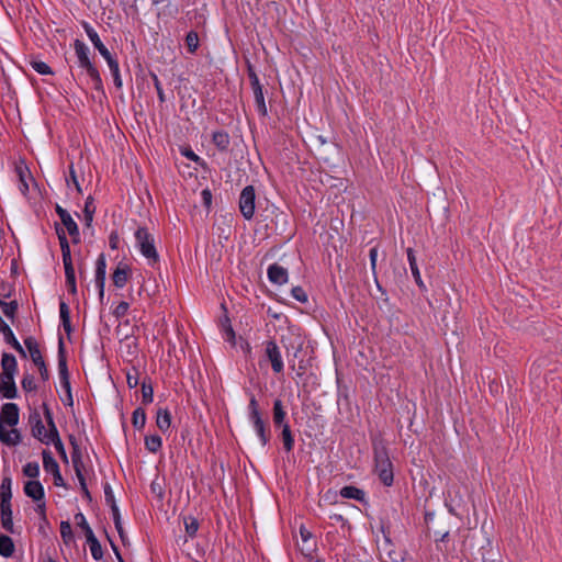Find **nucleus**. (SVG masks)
<instances>
[{
  "mask_svg": "<svg viewBox=\"0 0 562 562\" xmlns=\"http://www.w3.org/2000/svg\"><path fill=\"white\" fill-rule=\"evenodd\" d=\"M288 270L278 263H272L268 268V279L270 282L282 285L288 282Z\"/></svg>",
  "mask_w": 562,
  "mask_h": 562,
  "instance_id": "f8f14e48",
  "label": "nucleus"
},
{
  "mask_svg": "<svg viewBox=\"0 0 562 562\" xmlns=\"http://www.w3.org/2000/svg\"><path fill=\"white\" fill-rule=\"evenodd\" d=\"M66 285L68 288V291L71 293V294H76L77 293V285H76V276L75 277H69L66 279Z\"/></svg>",
  "mask_w": 562,
  "mask_h": 562,
  "instance_id": "774afa93",
  "label": "nucleus"
},
{
  "mask_svg": "<svg viewBox=\"0 0 562 562\" xmlns=\"http://www.w3.org/2000/svg\"><path fill=\"white\" fill-rule=\"evenodd\" d=\"M2 375L9 379V375L14 376L18 363L13 355L4 352L1 358Z\"/></svg>",
  "mask_w": 562,
  "mask_h": 562,
  "instance_id": "412c9836",
  "label": "nucleus"
},
{
  "mask_svg": "<svg viewBox=\"0 0 562 562\" xmlns=\"http://www.w3.org/2000/svg\"><path fill=\"white\" fill-rule=\"evenodd\" d=\"M130 274H131L130 266L126 263H123V262H119L116 269L114 270V272L112 274L113 284L116 288H123L126 284Z\"/></svg>",
  "mask_w": 562,
  "mask_h": 562,
  "instance_id": "4468645a",
  "label": "nucleus"
},
{
  "mask_svg": "<svg viewBox=\"0 0 562 562\" xmlns=\"http://www.w3.org/2000/svg\"><path fill=\"white\" fill-rule=\"evenodd\" d=\"M255 188L247 186L243 189L239 196V211L246 220H251L255 214Z\"/></svg>",
  "mask_w": 562,
  "mask_h": 562,
  "instance_id": "20e7f679",
  "label": "nucleus"
},
{
  "mask_svg": "<svg viewBox=\"0 0 562 562\" xmlns=\"http://www.w3.org/2000/svg\"><path fill=\"white\" fill-rule=\"evenodd\" d=\"M340 496L344 498L356 499L360 503L366 502V493L362 490L352 485L344 486L340 490Z\"/></svg>",
  "mask_w": 562,
  "mask_h": 562,
  "instance_id": "b1692460",
  "label": "nucleus"
},
{
  "mask_svg": "<svg viewBox=\"0 0 562 562\" xmlns=\"http://www.w3.org/2000/svg\"><path fill=\"white\" fill-rule=\"evenodd\" d=\"M24 345H25L26 349L30 352L32 361L34 362V364L37 368L40 366H42L43 363H45L44 359L42 357L38 344L36 342V340L33 337L25 338L24 339Z\"/></svg>",
  "mask_w": 562,
  "mask_h": 562,
  "instance_id": "aec40b11",
  "label": "nucleus"
},
{
  "mask_svg": "<svg viewBox=\"0 0 562 562\" xmlns=\"http://www.w3.org/2000/svg\"><path fill=\"white\" fill-rule=\"evenodd\" d=\"M291 294L292 296L301 302V303H305L307 302V294L306 292L303 290V288L301 286H294L292 290H291Z\"/></svg>",
  "mask_w": 562,
  "mask_h": 562,
  "instance_id": "4d7b16f0",
  "label": "nucleus"
},
{
  "mask_svg": "<svg viewBox=\"0 0 562 562\" xmlns=\"http://www.w3.org/2000/svg\"><path fill=\"white\" fill-rule=\"evenodd\" d=\"M82 26L87 36L93 44L94 48L100 53V55L105 59V61L113 58L110 50L104 46V44L100 40L98 32L88 22H83Z\"/></svg>",
  "mask_w": 562,
  "mask_h": 562,
  "instance_id": "6e6552de",
  "label": "nucleus"
},
{
  "mask_svg": "<svg viewBox=\"0 0 562 562\" xmlns=\"http://www.w3.org/2000/svg\"><path fill=\"white\" fill-rule=\"evenodd\" d=\"M60 536L65 544H69L74 540V532L69 521L60 522Z\"/></svg>",
  "mask_w": 562,
  "mask_h": 562,
  "instance_id": "c03bdc74",
  "label": "nucleus"
},
{
  "mask_svg": "<svg viewBox=\"0 0 562 562\" xmlns=\"http://www.w3.org/2000/svg\"><path fill=\"white\" fill-rule=\"evenodd\" d=\"M154 400V390L151 384H147L145 381L142 383V402L147 405Z\"/></svg>",
  "mask_w": 562,
  "mask_h": 562,
  "instance_id": "8fccbe9b",
  "label": "nucleus"
},
{
  "mask_svg": "<svg viewBox=\"0 0 562 562\" xmlns=\"http://www.w3.org/2000/svg\"><path fill=\"white\" fill-rule=\"evenodd\" d=\"M132 424L136 429L144 428L146 424V413L143 408L138 407L133 412Z\"/></svg>",
  "mask_w": 562,
  "mask_h": 562,
  "instance_id": "ea45409f",
  "label": "nucleus"
},
{
  "mask_svg": "<svg viewBox=\"0 0 562 562\" xmlns=\"http://www.w3.org/2000/svg\"><path fill=\"white\" fill-rule=\"evenodd\" d=\"M50 442L55 446L57 452L64 462H68L67 453L64 447V443L59 437V434L49 437Z\"/></svg>",
  "mask_w": 562,
  "mask_h": 562,
  "instance_id": "49530a36",
  "label": "nucleus"
},
{
  "mask_svg": "<svg viewBox=\"0 0 562 562\" xmlns=\"http://www.w3.org/2000/svg\"><path fill=\"white\" fill-rule=\"evenodd\" d=\"M265 353L271 363L272 371L274 373H281L283 371L284 364L281 358L280 348L274 340H269L266 342Z\"/></svg>",
  "mask_w": 562,
  "mask_h": 562,
  "instance_id": "0eeeda50",
  "label": "nucleus"
},
{
  "mask_svg": "<svg viewBox=\"0 0 562 562\" xmlns=\"http://www.w3.org/2000/svg\"><path fill=\"white\" fill-rule=\"evenodd\" d=\"M86 72L90 77L93 88L98 91H102L103 82H102L101 75H100L99 70L97 69V67L94 66V67L86 70Z\"/></svg>",
  "mask_w": 562,
  "mask_h": 562,
  "instance_id": "79ce46f5",
  "label": "nucleus"
},
{
  "mask_svg": "<svg viewBox=\"0 0 562 562\" xmlns=\"http://www.w3.org/2000/svg\"><path fill=\"white\" fill-rule=\"evenodd\" d=\"M106 64L112 74L114 86L116 88L121 89L123 86V82H122V78H121V74H120V66H119L117 60L113 57V58L106 60Z\"/></svg>",
  "mask_w": 562,
  "mask_h": 562,
  "instance_id": "72a5a7b5",
  "label": "nucleus"
},
{
  "mask_svg": "<svg viewBox=\"0 0 562 562\" xmlns=\"http://www.w3.org/2000/svg\"><path fill=\"white\" fill-rule=\"evenodd\" d=\"M58 371L60 380H66L69 378L68 367H67V358L65 351V345L63 338H59L58 341Z\"/></svg>",
  "mask_w": 562,
  "mask_h": 562,
  "instance_id": "5701e85b",
  "label": "nucleus"
},
{
  "mask_svg": "<svg viewBox=\"0 0 562 562\" xmlns=\"http://www.w3.org/2000/svg\"><path fill=\"white\" fill-rule=\"evenodd\" d=\"M106 273V261L103 254H101L95 262V284L99 289L100 297L104 295V283Z\"/></svg>",
  "mask_w": 562,
  "mask_h": 562,
  "instance_id": "9b49d317",
  "label": "nucleus"
},
{
  "mask_svg": "<svg viewBox=\"0 0 562 562\" xmlns=\"http://www.w3.org/2000/svg\"><path fill=\"white\" fill-rule=\"evenodd\" d=\"M74 47L76 56L78 58V65L80 68L88 70L94 67L89 57L90 49L82 41L76 40L74 43Z\"/></svg>",
  "mask_w": 562,
  "mask_h": 562,
  "instance_id": "9d476101",
  "label": "nucleus"
},
{
  "mask_svg": "<svg viewBox=\"0 0 562 562\" xmlns=\"http://www.w3.org/2000/svg\"><path fill=\"white\" fill-rule=\"evenodd\" d=\"M87 543L89 544L93 559L100 561L103 558V550L97 537L91 535L89 538H87Z\"/></svg>",
  "mask_w": 562,
  "mask_h": 562,
  "instance_id": "473e14b6",
  "label": "nucleus"
},
{
  "mask_svg": "<svg viewBox=\"0 0 562 562\" xmlns=\"http://www.w3.org/2000/svg\"><path fill=\"white\" fill-rule=\"evenodd\" d=\"M19 407L14 403H7L2 406V414L0 420L2 424L14 427L19 423Z\"/></svg>",
  "mask_w": 562,
  "mask_h": 562,
  "instance_id": "ddd939ff",
  "label": "nucleus"
},
{
  "mask_svg": "<svg viewBox=\"0 0 562 562\" xmlns=\"http://www.w3.org/2000/svg\"><path fill=\"white\" fill-rule=\"evenodd\" d=\"M406 252H407V260L409 263V268H411L412 274L415 279V282L417 283V285L420 289H423V288H425V284L422 280L420 272H419V269H418V266L416 262V257H415L413 248H407Z\"/></svg>",
  "mask_w": 562,
  "mask_h": 562,
  "instance_id": "393cba45",
  "label": "nucleus"
},
{
  "mask_svg": "<svg viewBox=\"0 0 562 562\" xmlns=\"http://www.w3.org/2000/svg\"><path fill=\"white\" fill-rule=\"evenodd\" d=\"M180 153L181 155H183L186 158H188L189 160H192L194 162H196L198 165H200L203 169L206 168V164L205 161L200 158L192 149L191 147L189 146H184V147H181L180 148Z\"/></svg>",
  "mask_w": 562,
  "mask_h": 562,
  "instance_id": "37998d69",
  "label": "nucleus"
},
{
  "mask_svg": "<svg viewBox=\"0 0 562 562\" xmlns=\"http://www.w3.org/2000/svg\"><path fill=\"white\" fill-rule=\"evenodd\" d=\"M250 420L254 424V428L261 441V445L266 446L269 442L270 437L267 434L266 424H265L263 419L261 417L256 416V418H250Z\"/></svg>",
  "mask_w": 562,
  "mask_h": 562,
  "instance_id": "c85d7f7f",
  "label": "nucleus"
},
{
  "mask_svg": "<svg viewBox=\"0 0 562 562\" xmlns=\"http://www.w3.org/2000/svg\"><path fill=\"white\" fill-rule=\"evenodd\" d=\"M249 409H250V414H249L250 418H256V416L261 417L259 409H258V403H257V400L255 398V396H251V398L249 401Z\"/></svg>",
  "mask_w": 562,
  "mask_h": 562,
  "instance_id": "052dcab7",
  "label": "nucleus"
},
{
  "mask_svg": "<svg viewBox=\"0 0 562 562\" xmlns=\"http://www.w3.org/2000/svg\"><path fill=\"white\" fill-rule=\"evenodd\" d=\"M128 311V303L127 302H121L114 310V315L119 317H123Z\"/></svg>",
  "mask_w": 562,
  "mask_h": 562,
  "instance_id": "69168bd1",
  "label": "nucleus"
},
{
  "mask_svg": "<svg viewBox=\"0 0 562 562\" xmlns=\"http://www.w3.org/2000/svg\"><path fill=\"white\" fill-rule=\"evenodd\" d=\"M43 457V467L46 472H49L54 476V484L56 486H66L64 477L61 476L59 465L57 461L53 458L52 452L49 450L42 451Z\"/></svg>",
  "mask_w": 562,
  "mask_h": 562,
  "instance_id": "423d86ee",
  "label": "nucleus"
},
{
  "mask_svg": "<svg viewBox=\"0 0 562 562\" xmlns=\"http://www.w3.org/2000/svg\"><path fill=\"white\" fill-rule=\"evenodd\" d=\"M3 336L7 344L12 346L23 358H26L25 350L23 349L19 340L15 338L9 325H4Z\"/></svg>",
  "mask_w": 562,
  "mask_h": 562,
  "instance_id": "a878e982",
  "label": "nucleus"
},
{
  "mask_svg": "<svg viewBox=\"0 0 562 562\" xmlns=\"http://www.w3.org/2000/svg\"><path fill=\"white\" fill-rule=\"evenodd\" d=\"M95 212V207L92 205V198L89 196L86 201L83 214H85V222L88 227L91 226L93 221V214Z\"/></svg>",
  "mask_w": 562,
  "mask_h": 562,
  "instance_id": "09e8293b",
  "label": "nucleus"
},
{
  "mask_svg": "<svg viewBox=\"0 0 562 562\" xmlns=\"http://www.w3.org/2000/svg\"><path fill=\"white\" fill-rule=\"evenodd\" d=\"M156 424L161 431H167L169 429L171 424V415L168 409L159 408L157 411Z\"/></svg>",
  "mask_w": 562,
  "mask_h": 562,
  "instance_id": "2f4dec72",
  "label": "nucleus"
},
{
  "mask_svg": "<svg viewBox=\"0 0 562 562\" xmlns=\"http://www.w3.org/2000/svg\"><path fill=\"white\" fill-rule=\"evenodd\" d=\"M18 186L19 190L23 195L27 194V192L30 191V186H32L34 191H37L38 193L41 192V189L37 182L35 181V178H18Z\"/></svg>",
  "mask_w": 562,
  "mask_h": 562,
  "instance_id": "f704fd0d",
  "label": "nucleus"
},
{
  "mask_svg": "<svg viewBox=\"0 0 562 562\" xmlns=\"http://www.w3.org/2000/svg\"><path fill=\"white\" fill-rule=\"evenodd\" d=\"M211 140L213 145L222 153H227L231 145L229 134L223 130H217L212 133Z\"/></svg>",
  "mask_w": 562,
  "mask_h": 562,
  "instance_id": "dca6fc26",
  "label": "nucleus"
},
{
  "mask_svg": "<svg viewBox=\"0 0 562 562\" xmlns=\"http://www.w3.org/2000/svg\"><path fill=\"white\" fill-rule=\"evenodd\" d=\"M135 239L140 254L149 263H156L159 260V256L155 247V239L148 229L146 227H138L135 232Z\"/></svg>",
  "mask_w": 562,
  "mask_h": 562,
  "instance_id": "f03ea898",
  "label": "nucleus"
},
{
  "mask_svg": "<svg viewBox=\"0 0 562 562\" xmlns=\"http://www.w3.org/2000/svg\"><path fill=\"white\" fill-rule=\"evenodd\" d=\"M281 438L283 442V448L285 449L286 452H290L294 447V438L289 424L283 425Z\"/></svg>",
  "mask_w": 562,
  "mask_h": 562,
  "instance_id": "c9c22d12",
  "label": "nucleus"
},
{
  "mask_svg": "<svg viewBox=\"0 0 562 562\" xmlns=\"http://www.w3.org/2000/svg\"><path fill=\"white\" fill-rule=\"evenodd\" d=\"M75 520L77 525L82 529L85 532L86 539L89 538L91 535H94L91 527L87 522V519L82 513H78L75 515Z\"/></svg>",
  "mask_w": 562,
  "mask_h": 562,
  "instance_id": "de8ad7c7",
  "label": "nucleus"
},
{
  "mask_svg": "<svg viewBox=\"0 0 562 562\" xmlns=\"http://www.w3.org/2000/svg\"><path fill=\"white\" fill-rule=\"evenodd\" d=\"M184 528H186V532L190 537H194L199 529V522L194 517H191V516L186 517L184 518Z\"/></svg>",
  "mask_w": 562,
  "mask_h": 562,
  "instance_id": "603ef678",
  "label": "nucleus"
},
{
  "mask_svg": "<svg viewBox=\"0 0 562 562\" xmlns=\"http://www.w3.org/2000/svg\"><path fill=\"white\" fill-rule=\"evenodd\" d=\"M12 481L10 477H4L2 480L0 486V503H11L12 492H11Z\"/></svg>",
  "mask_w": 562,
  "mask_h": 562,
  "instance_id": "e433bc0d",
  "label": "nucleus"
},
{
  "mask_svg": "<svg viewBox=\"0 0 562 562\" xmlns=\"http://www.w3.org/2000/svg\"><path fill=\"white\" fill-rule=\"evenodd\" d=\"M223 329L226 336V340L234 342L235 340V331L231 325L229 318H225V321L222 323Z\"/></svg>",
  "mask_w": 562,
  "mask_h": 562,
  "instance_id": "6e6d98bb",
  "label": "nucleus"
},
{
  "mask_svg": "<svg viewBox=\"0 0 562 562\" xmlns=\"http://www.w3.org/2000/svg\"><path fill=\"white\" fill-rule=\"evenodd\" d=\"M464 543L475 559H481L483 562L494 560L495 553L493 552L492 541L482 529L470 533Z\"/></svg>",
  "mask_w": 562,
  "mask_h": 562,
  "instance_id": "f257e3e1",
  "label": "nucleus"
},
{
  "mask_svg": "<svg viewBox=\"0 0 562 562\" xmlns=\"http://www.w3.org/2000/svg\"><path fill=\"white\" fill-rule=\"evenodd\" d=\"M59 315H60V319H61V324H63L64 330L68 335H70L71 331H72V326H71V323H70V311H69V306L64 301H60V303H59Z\"/></svg>",
  "mask_w": 562,
  "mask_h": 562,
  "instance_id": "c756f323",
  "label": "nucleus"
},
{
  "mask_svg": "<svg viewBox=\"0 0 562 562\" xmlns=\"http://www.w3.org/2000/svg\"><path fill=\"white\" fill-rule=\"evenodd\" d=\"M154 86H155V89L157 91V95H158V99L159 101L162 103L166 101V97H165V92H164V89H162V86L158 79V77L156 75H154Z\"/></svg>",
  "mask_w": 562,
  "mask_h": 562,
  "instance_id": "680f3d73",
  "label": "nucleus"
},
{
  "mask_svg": "<svg viewBox=\"0 0 562 562\" xmlns=\"http://www.w3.org/2000/svg\"><path fill=\"white\" fill-rule=\"evenodd\" d=\"M375 473L385 486L393 484V470L389 454L384 448L374 450Z\"/></svg>",
  "mask_w": 562,
  "mask_h": 562,
  "instance_id": "7ed1b4c3",
  "label": "nucleus"
},
{
  "mask_svg": "<svg viewBox=\"0 0 562 562\" xmlns=\"http://www.w3.org/2000/svg\"><path fill=\"white\" fill-rule=\"evenodd\" d=\"M32 68L40 75H52V68L42 60H32L31 61Z\"/></svg>",
  "mask_w": 562,
  "mask_h": 562,
  "instance_id": "864d4df0",
  "label": "nucleus"
},
{
  "mask_svg": "<svg viewBox=\"0 0 562 562\" xmlns=\"http://www.w3.org/2000/svg\"><path fill=\"white\" fill-rule=\"evenodd\" d=\"M201 195H202L203 205L209 209L211 206V204H212V193H211V191L209 189H204L202 191Z\"/></svg>",
  "mask_w": 562,
  "mask_h": 562,
  "instance_id": "338daca9",
  "label": "nucleus"
},
{
  "mask_svg": "<svg viewBox=\"0 0 562 562\" xmlns=\"http://www.w3.org/2000/svg\"><path fill=\"white\" fill-rule=\"evenodd\" d=\"M0 307L3 312V314L8 317V318H11L13 319L14 318V315L19 308V304L16 301H11V302H4L2 300H0Z\"/></svg>",
  "mask_w": 562,
  "mask_h": 562,
  "instance_id": "a19ab883",
  "label": "nucleus"
},
{
  "mask_svg": "<svg viewBox=\"0 0 562 562\" xmlns=\"http://www.w3.org/2000/svg\"><path fill=\"white\" fill-rule=\"evenodd\" d=\"M56 232H57L60 248H61V256H63V263H64V268H65L66 279L69 277L70 278L75 277V269H74L72 260H71V251H70V247H69V243L66 237V234L63 229H59L58 227H56Z\"/></svg>",
  "mask_w": 562,
  "mask_h": 562,
  "instance_id": "39448f33",
  "label": "nucleus"
},
{
  "mask_svg": "<svg viewBox=\"0 0 562 562\" xmlns=\"http://www.w3.org/2000/svg\"><path fill=\"white\" fill-rule=\"evenodd\" d=\"M30 424L32 425V435L36 439H38L41 442L48 445L50 443L49 440V430H45V426L41 419V416L38 413H34L30 415Z\"/></svg>",
  "mask_w": 562,
  "mask_h": 562,
  "instance_id": "1a4fd4ad",
  "label": "nucleus"
},
{
  "mask_svg": "<svg viewBox=\"0 0 562 562\" xmlns=\"http://www.w3.org/2000/svg\"><path fill=\"white\" fill-rule=\"evenodd\" d=\"M15 173L16 176H32V172L24 160L15 162Z\"/></svg>",
  "mask_w": 562,
  "mask_h": 562,
  "instance_id": "bf43d9fd",
  "label": "nucleus"
},
{
  "mask_svg": "<svg viewBox=\"0 0 562 562\" xmlns=\"http://www.w3.org/2000/svg\"><path fill=\"white\" fill-rule=\"evenodd\" d=\"M188 50L194 54L199 47V35L195 31H190L186 36Z\"/></svg>",
  "mask_w": 562,
  "mask_h": 562,
  "instance_id": "a18cd8bd",
  "label": "nucleus"
},
{
  "mask_svg": "<svg viewBox=\"0 0 562 562\" xmlns=\"http://www.w3.org/2000/svg\"><path fill=\"white\" fill-rule=\"evenodd\" d=\"M44 415H45L47 425L49 427V437L58 434V430H57L56 425L53 419V414L46 405H44Z\"/></svg>",
  "mask_w": 562,
  "mask_h": 562,
  "instance_id": "5fc2aeb1",
  "label": "nucleus"
},
{
  "mask_svg": "<svg viewBox=\"0 0 562 562\" xmlns=\"http://www.w3.org/2000/svg\"><path fill=\"white\" fill-rule=\"evenodd\" d=\"M24 493L26 496L35 502H40L44 498L45 492L42 483L36 480L27 481L24 485Z\"/></svg>",
  "mask_w": 562,
  "mask_h": 562,
  "instance_id": "2eb2a0df",
  "label": "nucleus"
},
{
  "mask_svg": "<svg viewBox=\"0 0 562 562\" xmlns=\"http://www.w3.org/2000/svg\"><path fill=\"white\" fill-rule=\"evenodd\" d=\"M15 547L13 540L3 533H0V555L3 558H11L14 553Z\"/></svg>",
  "mask_w": 562,
  "mask_h": 562,
  "instance_id": "cd10ccee",
  "label": "nucleus"
},
{
  "mask_svg": "<svg viewBox=\"0 0 562 562\" xmlns=\"http://www.w3.org/2000/svg\"><path fill=\"white\" fill-rule=\"evenodd\" d=\"M23 474L31 479H36L40 475V465L37 462H29L23 467Z\"/></svg>",
  "mask_w": 562,
  "mask_h": 562,
  "instance_id": "3c124183",
  "label": "nucleus"
},
{
  "mask_svg": "<svg viewBox=\"0 0 562 562\" xmlns=\"http://www.w3.org/2000/svg\"><path fill=\"white\" fill-rule=\"evenodd\" d=\"M22 387L25 392H31V391H34L36 389V385H35V382H34V376L31 375V374H26L23 379H22Z\"/></svg>",
  "mask_w": 562,
  "mask_h": 562,
  "instance_id": "13d9d810",
  "label": "nucleus"
},
{
  "mask_svg": "<svg viewBox=\"0 0 562 562\" xmlns=\"http://www.w3.org/2000/svg\"><path fill=\"white\" fill-rule=\"evenodd\" d=\"M0 516L2 527L10 533H14L12 505L11 503H0Z\"/></svg>",
  "mask_w": 562,
  "mask_h": 562,
  "instance_id": "a211bd4d",
  "label": "nucleus"
},
{
  "mask_svg": "<svg viewBox=\"0 0 562 562\" xmlns=\"http://www.w3.org/2000/svg\"><path fill=\"white\" fill-rule=\"evenodd\" d=\"M162 441L160 436L150 435L145 437V447L149 452H157L161 448Z\"/></svg>",
  "mask_w": 562,
  "mask_h": 562,
  "instance_id": "4c0bfd02",
  "label": "nucleus"
},
{
  "mask_svg": "<svg viewBox=\"0 0 562 562\" xmlns=\"http://www.w3.org/2000/svg\"><path fill=\"white\" fill-rule=\"evenodd\" d=\"M126 382L130 389H134L138 385V373L134 369V373L128 372L126 376Z\"/></svg>",
  "mask_w": 562,
  "mask_h": 562,
  "instance_id": "e2e57ef3",
  "label": "nucleus"
},
{
  "mask_svg": "<svg viewBox=\"0 0 562 562\" xmlns=\"http://www.w3.org/2000/svg\"><path fill=\"white\" fill-rule=\"evenodd\" d=\"M252 92H254L257 112L260 115L266 116L268 114V110H267L266 102H265L263 90H258V91H252Z\"/></svg>",
  "mask_w": 562,
  "mask_h": 562,
  "instance_id": "58836bf2",
  "label": "nucleus"
},
{
  "mask_svg": "<svg viewBox=\"0 0 562 562\" xmlns=\"http://www.w3.org/2000/svg\"><path fill=\"white\" fill-rule=\"evenodd\" d=\"M0 393L5 398H15L18 396V389L14 382V376L9 375L8 378H4V375H0Z\"/></svg>",
  "mask_w": 562,
  "mask_h": 562,
  "instance_id": "f3484780",
  "label": "nucleus"
},
{
  "mask_svg": "<svg viewBox=\"0 0 562 562\" xmlns=\"http://www.w3.org/2000/svg\"><path fill=\"white\" fill-rule=\"evenodd\" d=\"M72 465H74V470H75L77 479L78 480L83 479L85 477V475H83V470H85L83 460H79L78 462L75 460L72 462Z\"/></svg>",
  "mask_w": 562,
  "mask_h": 562,
  "instance_id": "0e129e2a",
  "label": "nucleus"
},
{
  "mask_svg": "<svg viewBox=\"0 0 562 562\" xmlns=\"http://www.w3.org/2000/svg\"><path fill=\"white\" fill-rule=\"evenodd\" d=\"M286 413L283 408L282 401L276 400L273 402V424L278 427H283Z\"/></svg>",
  "mask_w": 562,
  "mask_h": 562,
  "instance_id": "7c9ffc66",
  "label": "nucleus"
},
{
  "mask_svg": "<svg viewBox=\"0 0 562 562\" xmlns=\"http://www.w3.org/2000/svg\"><path fill=\"white\" fill-rule=\"evenodd\" d=\"M58 371L60 380H66L69 378L68 367H67V358L65 351V345L63 338H59L58 341Z\"/></svg>",
  "mask_w": 562,
  "mask_h": 562,
  "instance_id": "4be33fe9",
  "label": "nucleus"
},
{
  "mask_svg": "<svg viewBox=\"0 0 562 562\" xmlns=\"http://www.w3.org/2000/svg\"><path fill=\"white\" fill-rule=\"evenodd\" d=\"M0 441L7 446H16L21 442V434L15 428L7 430L0 420Z\"/></svg>",
  "mask_w": 562,
  "mask_h": 562,
  "instance_id": "6ab92c4d",
  "label": "nucleus"
},
{
  "mask_svg": "<svg viewBox=\"0 0 562 562\" xmlns=\"http://www.w3.org/2000/svg\"><path fill=\"white\" fill-rule=\"evenodd\" d=\"M63 225L66 227L68 234L72 237L74 243L79 241V228L77 223L72 220L71 215L68 213L66 216L63 215L60 218Z\"/></svg>",
  "mask_w": 562,
  "mask_h": 562,
  "instance_id": "bb28decb",
  "label": "nucleus"
}]
</instances>
